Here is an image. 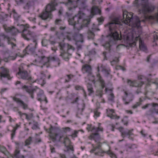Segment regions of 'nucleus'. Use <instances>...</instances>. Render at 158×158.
Wrapping results in <instances>:
<instances>
[{
    "mask_svg": "<svg viewBox=\"0 0 158 158\" xmlns=\"http://www.w3.org/2000/svg\"><path fill=\"white\" fill-rule=\"evenodd\" d=\"M32 142V138L31 137H29L25 141L24 146H27L30 145Z\"/></svg>",
    "mask_w": 158,
    "mask_h": 158,
    "instance_id": "obj_37",
    "label": "nucleus"
},
{
    "mask_svg": "<svg viewBox=\"0 0 158 158\" xmlns=\"http://www.w3.org/2000/svg\"><path fill=\"white\" fill-rule=\"evenodd\" d=\"M17 25L19 27V32L21 33L22 34L23 33V31L24 30L27 29L28 28V25H24L23 24H18Z\"/></svg>",
    "mask_w": 158,
    "mask_h": 158,
    "instance_id": "obj_33",
    "label": "nucleus"
},
{
    "mask_svg": "<svg viewBox=\"0 0 158 158\" xmlns=\"http://www.w3.org/2000/svg\"><path fill=\"white\" fill-rule=\"evenodd\" d=\"M22 36L25 40L28 41L37 40L36 34L34 32L31 31L29 27L23 31Z\"/></svg>",
    "mask_w": 158,
    "mask_h": 158,
    "instance_id": "obj_10",
    "label": "nucleus"
},
{
    "mask_svg": "<svg viewBox=\"0 0 158 158\" xmlns=\"http://www.w3.org/2000/svg\"><path fill=\"white\" fill-rule=\"evenodd\" d=\"M98 127H94L91 128V131L94 133H98Z\"/></svg>",
    "mask_w": 158,
    "mask_h": 158,
    "instance_id": "obj_45",
    "label": "nucleus"
},
{
    "mask_svg": "<svg viewBox=\"0 0 158 158\" xmlns=\"http://www.w3.org/2000/svg\"><path fill=\"white\" fill-rule=\"evenodd\" d=\"M132 134V133L131 130L127 129L122 132L121 135L123 138L128 136V138L130 139V136Z\"/></svg>",
    "mask_w": 158,
    "mask_h": 158,
    "instance_id": "obj_30",
    "label": "nucleus"
},
{
    "mask_svg": "<svg viewBox=\"0 0 158 158\" xmlns=\"http://www.w3.org/2000/svg\"><path fill=\"white\" fill-rule=\"evenodd\" d=\"M120 23L119 19L115 17L113 19L111 22L105 26V27H107L109 29L110 39L109 42L106 43L103 46L109 52H110L111 44H115L116 41L121 40L122 39L121 37H119L118 33L116 30L117 28L116 25H118Z\"/></svg>",
    "mask_w": 158,
    "mask_h": 158,
    "instance_id": "obj_2",
    "label": "nucleus"
},
{
    "mask_svg": "<svg viewBox=\"0 0 158 158\" xmlns=\"http://www.w3.org/2000/svg\"><path fill=\"white\" fill-rule=\"evenodd\" d=\"M13 99L14 101L19 105L21 106L22 107L23 109L24 110L27 109L28 108V104L25 103L20 98L16 97H13Z\"/></svg>",
    "mask_w": 158,
    "mask_h": 158,
    "instance_id": "obj_18",
    "label": "nucleus"
},
{
    "mask_svg": "<svg viewBox=\"0 0 158 158\" xmlns=\"http://www.w3.org/2000/svg\"><path fill=\"white\" fill-rule=\"evenodd\" d=\"M141 105V103L140 102H137L133 106L132 108L133 109H135L137 108L138 106H139Z\"/></svg>",
    "mask_w": 158,
    "mask_h": 158,
    "instance_id": "obj_52",
    "label": "nucleus"
},
{
    "mask_svg": "<svg viewBox=\"0 0 158 158\" xmlns=\"http://www.w3.org/2000/svg\"><path fill=\"white\" fill-rule=\"evenodd\" d=\"M62 22V20L60 19H56L55 21V23L56 25H60Z\"/></svg>",
    "mask_w": 158,
    "mask_h": 158,
    "instance_id": "obj_51",
    "label": "nucleus"
},
{
    "mask_svg": "<svg viewBox=\"0 0 158 158\" xmlns=\"http://www.w3.org/2000/svg\"><path fill=\"white\" fill-rule=\"evenodd\" d=\"M66 78L65 77V83H67L69 82L71 80L73 77L74 76L72 74L66 75Z\"/></svg>",
    "mask_w": 158,
    "mask_h": 158,
    "instance_id": "obj_38",
    "label": "nucleus"
},
{
    "mask_svg": "<svg viewBox=\"0 0 158 158\" xmlns=\"http://www.w3.org/2000/svg\"><path fill=\"white\" fill-rule=\"evenodd\" d=\"M13 17L15 20H18L20 17V15H19L14 9L12 10Z\"/></svg>",
    "mask_w": 158,
    "mask_h": 158,
    "instance_id": "obj_36",
    "label": "nucleus"
},
{
    "mask_svg": "<svg viewBox=\"0 0 158 158\" xmlns=\"http://www.w3.org/2000/svg\"><path fill=\"white\" fill-rule=\"evenodd\" d=\"M36 0H32L29 1L27 2L26 5L24 6L23 8L27 10V12L29 13V12L28 10L30 9L34 5V2Z\"/></svg>",
    "mask_w": 158,
    "mask_h": 158,
    "instance_id": "obj_24",
    "label": "nucleus"
},
{
    "mask_svg": "<svg viewBox=\"0 0 158 158\" xmlns=\"http://www.w3.org/2000/svg\"><path fill=\"white\" fill-rule=\"evenodd\" d=\"M75 2H77L78 6L80 10L85 9L87 6L85 1L79 0H68V1L65 3V4L66 5H71Z\"/></svg>",
    "mask_w": 158,
    "mask_h": 158,
    "instance_id": "obj_16",
    "label": "nucleus"
},
{
    "mask_svg": "<svg viewBox=\"0 0 158 158\" xmlns=\"http://www.w3.org/2000/svg\"><path fill=\"white\" fill-rule=\"evenodd\" d=\"M15 130H13L12 131V133L11 134V138L12 139H13L15 135Z\"/></svg>",
    "mask_w": 158,
    "mask_h": 158,
    "instance_id": "obj_56",
    "label": "nucleus"
},
{
    "mask_svg": "<svg viewBox=\"0 0 158 158\" xmlns=\"http://www.w3.org/2000/svg\"><path fill=\"white\" fill-rule=\"evenodd\" d=\"M13 77H11L10 74L4 75L0 76L1 80L5 83H8V81L11 79Z\"/></svg>",
    "mask_w": 158,
    "mask_h": 158,
    "instance_id": "obj_28",
    "label": "nucleus"
},
{
    "mask_svg": "<svg viewBox=\"0 0 158 158\" xmlns=\"http://www.w3.org/2000/svg\"><path fill=\"white\" fill-rule=\"evenodd\" d=\"M72 52H61L60 56H61L63 59L66 61H68L69 58V56L72 55Z\"/></svg>",
    "mask_w": 158,
    "mask_h": 158,
    "instance_id": "obj_26",
    "label": "nucleus"
},
{
    "mask_svg": "<svg viewBox=\"0 0 158 158\" xmlns=\"http://www.w3.org/2000/svg\"><path fill=\"white\" fill-rule=\"evenodd\" d=\"M63 129H64V131L65 132L67 131H70V128L69 127H65Z\"/></svg>",
    "mask_w": 158,
    "mask_h": 158,
    "instance_id": "obj_63",
    "label": "nucleus"
},
{
    "mask_svg": "<svg viewBox=\"0 0 158 158\" xmlns=\"http://www.w3.org/2000/svg\"><path fill=\"white\" fill-rule=\"evenodd\" d=\"M140 8L139 15L142 14V17L145 19L146 18V15L152 12L154 9V6L149 3L148 0H142L140 3Z\"/></svg>",
    "mask_w": 158,
    "mask_h": 158,
    "instance_id": "obj_5",
    "label": "nucleus"
},
{
    "mask_svg": "<svg viewBox=\"0 0 158 158\" xmlns=\"http://www.w3.org/2000/svg\"><path fill=\"white\" fill-rule=\"evenodd\" d=\"M97 71L98 72V73L96 75L97 80L99 82L102 89H103L106 87V84L104 80L103 79L100 73H99L100 72V69L99 66L97 67Z\"/></svg>",
    "mask_w": 158,
    "mask_h": 158,
    "instance_id": "obj_20",
    "label": "nucleus"
},
{
    "mask_svg": "<svg viewBox=\"0 0 158 158\" xmlns=\"http://www.w3.org/2000/svg\"><path fill=\"white\" fill-rule=\"evenodd\" d=\"M98 21L100 23H102L104 21V19L102 17L98 18Z\"/></svg>",
    "mask_w": 158,
    "mask_h": 158,
    "instance_id": "obj_59",
    "label": "nucleus"
},
{
    "mask_svg": "<svg viewBox=\"0 0 158 158\" xmlns=\"http://www.w3.org/2000/svg\"><path fill=\"white\" fill-rule=\"evenodd\" d=\"M87 87V89L93 88L92 85L89 83H88Z\"/></svg>",
    "mask_w": 158,
    "mask_h": 158,
    "instance_id": "obj_61",
    "label": "nucleus"
},
{
    "mask_svg": "<svg viewBox=\"0 0 158 158\" xmlns=\"http://www.w3.org/2000/svg\"><path fill=\"white\" fill-rule=\"evenodd\" d=\"M41 141V140L40 138H35V139L34 143H37Z\"/></svg>",
    "mask_w": 158,
    "mask_h": 158,
    "instance_id": "obj_53",
    "label": "nucleus"
},
{
    "mask_svg": "<svg viewBox=\"0 0 158 158\" xmlns=\"http://www.w3.org/2000/svg\"><path fill=\"white\" fill-rule=\"evenodd\" d=\"M151 106V108L147 111L145 114L147 116L152 115L154 113L158 114V104L155 103H152L147 104L142 107L143 109H146L148 107Z\"/></svg>",
    "mask_w": 158,
    "mask_h": 158,
    "instance_id": "obj_8",
    "label": "nucleus"
},
{
    "mask_svg": "<svg viewBox=\"0 0 158 158\" xmlns=\"http://www.w3.org/2000/svg\"><path fill=\"white\" fill-rule=\"evenodd\" d=\"M23 88L25 89L26 91L29 94L31 98L32 99L34 98V93L37 91H38L37 94V99L40 102L45 101L46 103L48 102L47 98L44 94L43 90L39 89L37 86L33 87L31 86H28L24 85L23 86Z\"/></svg>",
    "mask_w": 158,
    "mask_h": 158,
    "instance_id": "obj_3",
    "label": "nucleus"
},
{
    "mask_svg": "<svg viewBox=\"0 0 158 158\" xmlns=\"http://www.w3.org/2000/svg\"><path fill=\"white\" fill-rule=\"evenodd\" d=\"M85 16V14L79 11L77 14L68 19L69 24L73 27L75 32L73 35L74 39L77 42L76 45L78 50L82 48V46L79 43L83 42V35L79 33V31L83 27H88L90 23L89 20L84 19Z\"/></svg>",
    "mask_w": 158,
    "mask_h": 158,
    "instance_id": "obj_1",
    "label": "nucleus"
},
{
    "mask_svg": "<svg viewBox=\"0 0 158 158\" xmlns=\"http://www.w3.org/2000/svg\"><path fill=\"white\" fill-rule=\"evenodd\" d=\"M19 29L15 27H8L5 28L6 31L7 33H10L12 35H16L18 32H19Z\"/></svg>",
    "mask_w": 158,
    "mask_h": 158,
    "instance_id": "obj_22",
    "label": "nucleus"
},
{
    "mask_svg": "<svg viewBox=\"0 0 158 158\" xmlns=\"http://www.w3.org/2000/svg\"><path fill=\"white\" fill-rule=\"evenodd\" d=\"M132 13H127V11H124L123 12V19L124 23L128 24L129 23L131 24L133 27L139 28L140 27V22L139 17L136 16L133 18Z\"/></svg>",
    "mask_w": 158,
    "mask_h": 158,
    "instance_id": "obj_4",
    "label": "nucleus"
},
{
    "mask_svg": "<svg viewBox=\"0 0 158 158\" xmlns=\"http://www.w3.org/2000/svg\"><path fill=\"white\" fill-rule=\"evenodd\" d=\"M107 116L111 119H118L120 118L119 116L115 115L114 110L113 109H109L107 111Z\"/></svg>",
    "mask_w": 158,
    "mask_h": 158,
    "instance_id": "obj_25",
    "label": "nucleus"
},
{
    "mask_svg": "<svg viewBox=\"0 0 158 158\" xmlns=\"http://www.w3.org/2000/svg\"><path fill=\"white\" fill-rule=\"evenodd\" d=\"M126 146L127 148L132 149L136 148L137 147V145L135 144H126Z\"/></svg>",
    "mask_w": 158,
    "mask_h": 158,
    "instance_id": "obj_41",
    "label": "nucleus"
},
{
    "mask_svg": "<svg viewBox=\"0 0 158 158\" xmlns=\"http://www.w3.org/2000/svg\"><path fill=\"white\" fill-rule=\"evenodd\" d=\"M78 133V131H75L74 133H73L71 136L73 137H77V134Z\"/></svg>",
    "mask_w": 158,
    "mask_h": 158,
    "instance_id": "obj_55",
    "label": "nucleus"
},
{
    "mask_svg": "<svg viewBox=\"0 0 158 158\" xmlns=\"http://www.w3.org/2000/svg\"><path fill=\"white\" fill-rule=\"evenodd\" d=\"M100 68L101 69V71L102 72H104L105 76L108 77L110 75V69H107L106 68L102 65H101Z\"/></svg>",
    "mask_w": 158,
    "mask_h": 158,
    "instance_id": "obj_31",
    "label": "nucleus"
},
{
    "mask_svg": "<svg viewBox=\"0 0 158 158\" xmlns=\"http://www.w3.org/2000/svg\"><path fill=\"white\" fill-rule=\"evenodd\" d=\"M43 46L46 47L48 44V41L46 39H43L41 42Z\"/></svg>",
    "mask_w": 158,
    "mask_h": 158,
    "instance_id": "obj_44",
    "label": "nucleus"
},
{
    "mask_svg": "<svg viewBox=\"0 0 158 158\" xmlns=\"http://www.w3.org/2000/svg\"><path fill=\"white\" fill-rule=\"evenodd\" d=\"M15 84L17 86L18 85H20V86H21V82L19 81H17L15 83Z\"/></svg>",
    "mask_w": 158,
    "mask_h": 158,
    "instance_id": "obj_60",
    "label": "nucleus"
},
{
    "mask_svg": "<svg viewBox=\"0 0 158 158\" xmlns=\"http://www.w3.org/2000/svg\"><path fill=\"white\" fill-rule=\"evenodd\" d=\"M59 45L60 50L62 52H73L75 49V48L72 45L64 43L63 42L60 43Z\"/></svg>",
    "mask_w": 158,
    "mask_h": 158,
    "instance_id": "obj_15",
    "label": "nucleus"
},
{
    "mask_svg": "<svg viewBox=\"0 0 158 158\" xmlns=\"http://www.w3.org/2000/svg\"><path fill=\"white\" fill-rule=\"evenodd\" d=\"M9 71L8 69L3 66L0 68V76H4V75L10 74Z\"/></svg>",
    "mask_w": 158,
    "mask_h": 158,
    "instance_id": "obj_29",
    "label": "nucleus"
},
{
    "mask_svg": "<svg viewBox=\"0 0 158 158\" xmlns=\"http://www.w3.org/2000/svg\"><path fill=\"white\" fill-rule=\"evenodd\" d=\"M26 0H16L17 4H20L24 3Z\"/></svg>",
    "mask_w": 158,
    "mask_h": 158,
    "instance_id": "obj_54",
    "label": "nucleus"
},
{
    "mask_svg": "<svg viewBox=\"0 0 158 158\" xmlns=\"http://www.w3.org/2000/svg\"><path fill=\"white\" fill-rule=\"evenodd\" d=\"M103 94L102 91H100L99 92V93L98 94V96H99L100 97V98L102 97V95Z\"/></svg>",
    "mask_w": 158,
    "mask_h": 158,
    "instance_id": "obj_62",
    "label": "nucleus"
},
{
    "mask_svg": "<svg viewBox=\"0 0 158 158\" xmlns=\"http://www.w3.org/2000/svg\"><path fill=\"white\" fill-rule=\"evenodd\" d=\"M127 82L128 85L132 87H141L143 84V82L138 83L135 81H132L131 80H127Z\"/></svg>",
    "mask_w": 158,
    "mask_h": 158,
    "instance_id": "obj_23",
    "label": "nucleus"
},
{
    "mask_svg": "<svg viewBox=\"0 0 158 158\" xmlns=\"http://www.w3.org/2000/svg\"><path fill=\"white\" fill-rule=\"evenodd\" d=\"M89 139L91 140L93 139L96 142H99L100 139V136L98 133H93L89 137Z\"/></svg>",
    "mask_w": 158,
    "mask_h": 158,
    "instance_id": "obj_27",
    "label": "nucleus"
},
{
    "mask_svg": "<svg viewBox=\"0 0 158 158\" xmlns=\"http://www.w3.org/2000/svg\"><path fill=\"white\" fill-rule=\"evenodd\" d=\"M75 88L77 90H82L84 96L85 97H86L87 95L86 93L85 92V90L82 87L80 86L79 85H77L75 87Z\"/></svg>",
    "mask_w": 158,
    "mask_h": 158,
    "instance_id": "obj_40",
    "label": "nucleus"
},
{
    "mask_svg": "<svg viewBox=\"0 0 158 158\" xmlns=\"http://www.w3.org/2000/svg\"><path fill=\"white\" fill-rule=\"evenodd\" d=\"M88 95L89 96L91 95L92 94L94 93V91L93 90V88L89 89H88Z\"/></svg>",
    "mask_w": 158,
    "mask_h": 158,
    "instance_id": "obj_50",
    "label": "nucleus"
},
{
    "mask_svg": "<svg viewBox=\"0 0 158 158\" xmlns=\"http://www.w3.org/2000/svg\"><path fill=\"white\" fill-rule=\"evenodd\" d=\"M108 153L109 155L110 156V157H111L112 158H117L116 155L112 153V152H108Z\"/></svg>",
    "mask_w": 158,
    "mask_h": 158,
    "instance_id": "obj_49",
    "label": "nucleus"
},
{
    "mask_svg": "<svg viewBox=\"0 0 158 158\" xmlns=\"http://www.w3.org/2000/svg\"><path fill=\"white\" fill-rule=\"evenodd\" d=\"M114 94L111 93L109 96L108 99L109 101L114 102Z\"/></svg>",
    "mask_w": 158,
    "mask_h": 158,
    "instance_id": "obj_42",
    "label": "nucleus"
},
{
    "mask_svg": "<svg viewBox=\"0 0 158 158\" xmlns=\"http://www.w3.org/2000/svg\"><path fill=\"white\" fill-rule=\"evenodd\" d=\"M153 38L154 41L156 40L158 41V32H154L153 34Z\"/></svg>",
    "mask_w": 158,
    "mask_h": 158,
    "instance_id": "obj_47",
    "label": "nucleus"
},
{
    "mask_svg": "<svg viewBox=\"0 0 158 158\" xmlns=\"http://www.w3.org/2000/svg\"><path fill=\"white\" fill-rule=\"evenodd\" d=\"M63 12V9L62 7H60V8L59 9L58 11V14L59 15H61L62 14Z\"/></svg>",
    "mask_w": 158,
    "mask_h": 158,
    "instance_id": "obj_58",
    "label": "nucleus"
},
{
    "mask_svg": "<svg viewBox=\"0 0 158 158\" xmlns=\"http://www.w3.org/2000/svg\"><path fill=\"white\" fill-rule=\"evenodd\" d=\"M122 121L124 123V125H127L128 123L127 121H125L124 119H122Z\"/></svg>",
    "mask_w": 158,
    "mask_h": 158,
    "instance_id": "obj_64",
    "label": "nucleus"
},
{
    "mask_svg": "<svg viewBox=\"0 0 158 158\" xmlns=\"http://www.w3.org/2000/svg\"><path fill=\"white\" fill-rule=\"evenodd\" d=\"M0 47H5V45L4 42L2 41L1 38L4 41L6 40L7 43L8 44H10L11 46V48L12 49L15 48V47L16 46V44L11 42V40L12 39L11 37H10L9 35H6L3 33L0 34Z\"/></svg>",
    "mask_w": 158,
    "mask_h": 158,
    "instance_id": "obj_12",
    "label": "nucleus"
},
{
    "mask_svg": "<svg viewBox=\"0 0 158 158\" xmlns=\"http://www.w3.org/2000/svg\"><path fill=\"white\" fill-rule=\"evenodd\" d=\"M6 148L5 147H4V146H2L0 145V151L2 152L4 154H5L6 152Z\"/></svg>",
    "mask_w": 158,
    "mask_h": 158,
    "instance_id": "obj_46",
    "label": "nucleus"
},
{
    "mask_svg": "<svg viewBox=\"0 0 158 158\" xmlns=\"http://www.w3.org/2000/svg\"><path fill=\"white\" fill-rule=\"evenodd\" d=\"M81 70L83 73H87L88 75H90L92 73V69L91 66L87 64L82 65Z\"/></svg>",
    "mask_w": 158,
    "mask_h": 158,
    "instance_id": "obj_19",
    "label": "nucleus"
},
{
    "mask_svg": "<svg viewBox=\"0 0 158 158\" xmlns=\"http://www.w3.org/2000/svg\"><path fill=\"white\" fill-rule=\"evenodd\" d=\"M139 48L141 50L145 52H146L147 48L144 44L143 42L141 40H139Z\"/></svg>",
    "mask_w": 158,
    "mask_h": 158,
    "instance_id": "obj_35",
    "label": "nucleus"
},
{
    "mask_svg": "<svg viewBox=\"0 0 158 158\" xmlns=\"http://www.w3.org/2000/svg\"><path fill=\"white\" fill-rule=\"evenodd\" d=\"M18 69L19 71L16 73L17 76L23 80L28 81L31 80V77L30 73L23 66H19Z\"/></svg>",
    "mask_w": 158,
    "mask_h": 158,
    "instance_id": "obj_11",
    "label": "nucleus"
},
{
    "mask_svg": "<svg viewBox=\"0 0 158 158\" xmlns=\"http://www.w3.org/2000/svg\"><path fill=\"white\" fill-rule=\"evenodd\" d=\"M18 113L19 114V115L21 117H22V115L23 114L26 115V119H27L28 120L30 119L31 118L28 116V115L27 114L25 113H22L20 111H19L18 112Z\"/></svg>",
    "mask_w": 158,
    "mask_h": 158,
    "instance_id": "obj_43",
    "label": "nucleus"
},
{
    "mask_svg": "<svg viewBox=\"0 0 158 158\" xmlns=\"http://www.w3.org/2000/svg\"><path fill=\"white\" fill-rule=\"evenodd\" d=\"M48 132L50 133V137L53 142L61 141V139L63 137L61 131L58 128L51 126Z\"/></svg>",
    "mask_w": 158,
    "mask_h": 158,
    "instance_id": "obj_7",
    "label": "nucleus"
},
{
    "mask_svg": "<svg viewBox=\"0 0 158 158\" xmlns=\"http://www.w3.org/2000/svg\"><path fill=\"white\" fill-rule=\"evenodd\" d=\"M101 11L100 10L95 6H93L92 7L91 11V14L93 15L98 14H101Z\"/></svg>",
    "mask_w": 158,
    "mask_h": 158,
    "instance_id": "obj_32",
    "label": "nucleus"
},
{
    "mask_svg": "<svg viewBox=\"0 0 158 158\" xmlns=\"http://www.w3.org/2000/svg\"><path fill=\"white\" fill-rule=\"evenodd\" d=\"M37 44V40L32 41V42L23 50L24 53L29 54L33 53L35 52Z\"/></svg>",
    "mask_w": 158,
    "mask_h": 158,
    "instance_id": "obj_13",
    "label": "nucleus"
},
{
    "mask_svg": "<svg viewBox=\"0 0 158 158\" xmlns=\"http://www.w3.org/2000/svg\"><path fill=\"white\" fill-rule=\"evenodd\" d=\"M63 143L66 147L68 151L69 150L73 151V147L71 144V142L67 137H65L64 138Z\"/></svg>",
    "mask_w": 158,
    "mask_h": 158,
    "instance_id": "obj_21",
    "label": "nucleus"
},
{
    "mask_svg": "<svg viewBox=\"0 0 158 158\" xmlns=\"http://www.w3.org/2000/svg\"><path fill=\"white\" fill-rule=\"evenodd\" d=\"M101 144V143L100 142H97V143L96 144V146L95 147L94 144H92V146L93 148V149L90 151V153H94L95 151H96L97 149H98L99 150V151L98 152H95L94 153L95 155L99 156H102L103 155L102 154H103L105 152L102 150Z\"/></svg>",
    "mask_w": 158,
    "mask_h": 158,
    "instance_id": "obj_17",
    "label": "nucleus"
},
{
    "mask_svg": "<svg viewBox=\"0 0 158 158\" xmlns=\"http://www.w3.org/2000/svg\"><path fill=\"white\" fill-rule=\"evenodd\" d=\"M20 155H20V150L18 149H17L15 150L14 152L13 157V158H15Z\"/></svg>",
    "mask_w": 158,
    "mask_h": 158,
    "instance_id": "obj_39",
    "label": "nucleus"
},
{
    "mask_svg": "<svg viewBox=\"0 0 158 158\" xmlns=\"http://www.w3.org/2000/svg\"><path fill=\"white\" fill-rule=\"evenodd\" d=\"M40 62L44 63V66L46 63H49L52 61H55L57 63V64L55 65V67H57L60 66V60L56 56H49L48 57H46L45 56H43L39 57Z\"/></svg>",
    "mask_w": 158,
    "mask_h": 158,
    "instance_id": "obj_9",
    "label": "nucleus"
},
{
    "mask_svg": "<svg viewBox=\"0 0 158 158\" xmlns=\"http://www.w3.org/2000/svg\"><path fill=\"white\" fill-rule=\"evenodd\" d=\"M95 29L93 28L92 30H89L87 32V37L89 39H93L94 36V31Z\"/></svg>",
    "mask_w": 158,
    "mask_h": 158,
    "instance_id": "obj_34",
    "label": "nucleus"
},
{
    "mask_svg": "<svg viewBox=\"0 0 158 158\" xmlns=\"http://www.w3.org/2000/svg\"><path fill=\"white\" fill-rule=\"evenodd\" d=\"M32 128L33 130H36L37 129L39 128L38 123L37 122H35V123L32 127Z\"/></svg>",
    "mask_w": 158,
    "mask_h": 158,
    "instance_id": "obj_48",
    "label": "nucleus"
},
{
    "mask_svg": "<svg viewBox=\"0 0 158 158\" xmlns=\"http://www.w3.org/2000/svg\"><path fill=\"white\" fill-rule=\"evenodd\" d=\"M57 5V3L55 2L48 4L46 6L45 10L42 11L39 17L44 20L48 18L51 19L52 16V12L55 10V6Z\"/></svg>",
    "mask_w": 158,
    "mask_h": 158,
    "instance_id": "obj_6",
    "label": "nucleus"
},
{
    "mask_svg": "<svg viewBox=\"0 0 158 158\" xmlns=\"http://www.w3.org/2000/svg\"><path fill=\"white\" fill-rule=\"evenodd\" d=\"M100 113L97 111H95L94 112V116L95 118H97L99 116Z\"/></svg>",
    "mask_w": 158,
    "mask_h": 158,
    "instance_id": "obj_57",
    "label": "nucleus"
},
{
    "mask_svg": "<svg viewBox=\"0 0 158 158\" xmlns=\"http://www.w3.org/2000/svg\"><path fill=\"white\" fill-rule=\"evenodd\" d=\"M124 95L122 97L124 104L125 105H128L132 101L134 97L133 94L128 91H125L124 92Z\"/></svg>",
    "mask_w": 158,
    "mask_h": 158,
    "instance_id": "obj_14",
    "label": "nucleus"
}]
</instances>
